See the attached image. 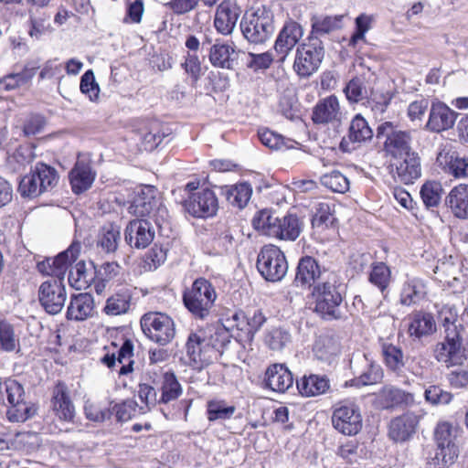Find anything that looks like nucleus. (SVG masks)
<instances>
[{
  "instance_id": "nucleus-1",
  "label": "nucleus",
  "mask_w": 468,
  "mask_h": 468,
  "mask_svg": "<svg viewBox=\"0 0 468 468\" xmlns=\"http://www.w3.org/2000/svg\"><path fill=\"white\" fill-rule=\"evenodd\" d=\"M314 313L326 322L346 320L345 289L337 282L335 275L331 273L322 282L315 284L312 290Z\"/></svg>"
},
{
  "instance_id": "nucleus-2",
  "label": "nucleus",
  "mask_w": 468,
  "mask_h": 468,
  "mask_svg": "<svg viewBox=\"0 0 468 468\" xmlns=\"http://www.w3.org/2000/svg\"><path fill=\"white\" fill-rule=\"evenodd\" d=\"M252 225L269 236L285 240H295L302 231V222L296 215L289 213L279 218L267 209L254 216Z\"/></svg>"
},
{
  "instance_id": "nucleus-3",
  "label": "nucleus",
  "mask_w": 468,
  "mask_h": 468,
  "mask_svg": "<svg viewBox=\"0 0 468 468\" xmlns=\"http://www.w3.org/2000/svg\"><path fill=\"white\" fill-rule=\"evenodd\" d=\"M182 298L185 307L196 319L205 320L214 306L217 292L208 280L200 277L184 291Z\"/></svg>"
},
{
  "instance_id": "nucleus-4",
  "label": "nucleus",
  "mask_w": 468,
  "mask_h": 468,
  "mask_svg": "<svg viewBox=\"0 0 468 468\" xmlns=\"http://www.w3.org/2000/svg\"><path fill=\"white\" fill-rule=\"evenodd\" d=\"M463 331V328L458 329L454 324L446 327L444 340L437 343L434 348V357L439 363L451 367L463 365L467 359Z\"/></svg>"
},
{
  "instance_id": "nucleus-5",
  "label": "nucleus",
  "mask_w": 468,
  "mask_h": 468,
  "mask_svg": "<svg viewBox=\"0 0 468 468\" xmlns=\"http://www.w3.org/2000/svg\"><path fill=\"white\" fill-rule=\"evenodd\" d=\"M324 57L323 41L318 36H309L296 48L293 69L300 78H309L319 69Z\"/></svg>"
},
{
  "instance_id": "nucleus-6",
  "label": "nucleus",
  "mask_w": 468,
  "mask_h": 468,
  "mask_svg": "<svg viewBox=\"0 0 468 468\" xmlns=\"http://www.w3.org/2000/svg\"><path fill=\"white\" fill-rule=\"evenodd\" d=\"M256 267L261 277L270 282H281L288 271L285 254L275 245H264L257 256Z\"/></svg>"
},
{
  "instance_id": "nucleus-7",
  "label": "nucleus",
  "mask_w": 468,
  "mask_h": 468,
  "mask_svg": "<svg viewBox=\"0 0 468 468\" xmlns=\"http://www.w3.org/2000/svg\"><path fill=\"white\" fill-rule=\"evenodd\" d=\"M377 138H385L383 150L394 159L402 158L413 153L411 132L398 129L391 122H385L377 128Z\"/></svg>"
},
{
  "instance_id": "nucleus-8",
  "label": "nucleus",
  "mask_w": 468,
  "mask_h": 468,
  "mask_svg": "<svg viewBox=\"0 0 468 468\" xmlns=\"http://www.w3.org/2000/svg\"><path fill=\"white\" fill-rule=\"evenodd\" d=\"M244 37L252 44H262L274 33L273 16L266 10L246 13L240 21Z\"/></svg>"
},
{
  "instance_id": "nucleus-9",
  "label": "nucleus",
  "mask_w": 468,
  "mask_h": 468,
  "mask_svg": "<svg viewBox=\"0 0 468 468\" xmlns=\"http://www.w3.org/2000/svg\"><path fill=\"white\" fill-rule=\"evenodd\" d=\"M128 209L131 214L140 218H164L167 215V209L158 197L157 188L150 185L139 187Z\"/></svg>"
},
{
  "instance_id": "nucleus-10",
  "label": "nucleus",
  "mask_w": 468,
  "mask_h": 468,
  "mask_svg": "<svg viewBox=\"0 0 468 468\" xmlns=\"http://www.w3.org/2000/svg\"><path fill=\"white\" fill-rule=\"evenodd\" d=\"M144 334L152 341L165 346L175 337V323L163 313H147L140 321Z\"/></svg>"
},
{
  "instance_id": "nucleus-11",
  "label": "nucleus",
  "mask_w": 468,
  "mask_h": 468,
  "mask_svg": "<svg viewBox=\"0 0 468 468\" xmlns=\"http://www.w3.org/2000/svg\"><path fill=\"white\" fill-rule=\"evenodd\" d=\"M80 245L71 244L67 250L59 252L56 257H45L40 260L39 255L34 256L37 269L42 275L51 276V279L64 281L66 272L79 256Z\"/></svg>"
},
{
  "instance_id": "nucleus-12",
  "label": "nucleus",
  "mask_w": 468,
  "mask_h": 468,
  "mask_svg": "<svg viewBox=\"0 0 468 468\" xmlns=\"http://www.w3.org/2000/svg\"><path fill=\"white\" fill-rule=\"evenodd\" d=\"M67 300L64 281L48 279L43 282L37 291V301L44 311L50 314H59Z\"/></svg>"
},
{
  "instance_id": "nucleus-13",
  "label": "nucleus",
  "mask_w": 468,
  "mask_h": 468,
  "mask_svg": "<svg viewBox=\"0 0 468 468\" xmlns=\"http://www.w3.org/2000/svg\"><path fill=\"white\" fill-rule=\"evenodd\" d=\"M332 424L340 433L347 436L357 434L363 426L359 407L355 403L341 404L334 410Z\"/></svg>"
},
{
  "instance_id": "nucleus-14",
  "label": "nucleus",
  "mask_w": 468,
  "mask_h": 468,
  "mask_svg": "<svg viewBox=\"0 0 468 468\" xmlns=\"http://www.w3.org/2000/svg\"><path fill=\"white\" fill-rule=\"evenodd\" d=\"M183 207L195 218H209L216 215L218 209V201L215 192L205 188L192 193L183 203Z\"/></svg>"
},
{
  "instance_id": "nucleus-15",
  "label": "nucleus",
  "mask_w": 468,
  "mask_h": 468,
  "mask_svg": "<svg viewBox=\"0 0 468 468\" xmlns=\"http://www.w3.org/2000/svg\"><path fill=\"white\" fill-rule=\"evenodd\" d=\"M147 376L152 384L161 390L159 404H167L182 395V386L174 371L162 372V367H159L158 370L154 368L147 372Z\"/></svg>"
},
{
  "instance_id": "nucleus-16",
  "label": "nucleus",
  "mask_w": 468,
  "mask_h": 468,
  "mask_svg": "<svg viewBox=\"0 0 468 468\" xmlns=\"http://www.w3.org/2000/svg\"><path fill=\"white\" fill-rule=\"evenodd\" d=\"M326 273L325 269H322L319 261L312 256H303L299 259L293 284L302 289H311L315 284L322 282L324 275Z\"/></svg>"
},
{
  "instance_id": "nucleus-17",
  "label": "nucleus",
  "mask_w": 468,
  "mask_h": 468,
  "mask_svg": "<svg viewBox=\"0 0 468 468\" xmlns=\"http://www.w3.org/2000/svg\"><path fill=\"white\" fill-rule=\"evenodd\" d=\"M420 415L407 411L393 418L388 425V437L397 443H405L412 440L417 432Z\"/></svg>"
},
{
  "instance_id": "nucleus-18",
  "label": "nucleus",
  "mask_w": 468,
  "mask_h": 468,
  "mask_svg": "<svg viewBox=\"0 0 468 468\" xmlns=\"http://www.w3.org/2000/svg\"><path fill=\"white\" fill-rule=\"evenodd\" d=\"M458 113L447 104L440 101H433L430 106L429 119L425 125L431 133H440L452 129L456 122Z\"/></svg>"
},
{
  "instance_id": "nucleus-19",
  "label": "nucleus",
  "mask_w": 468,
  "mask_h": 468,
  "mask_svg": "<svg viewBox=\"0 0 468 468\" xmlns=\"http://www.w3.org/2000/svg\"><path fill=\"white\" fill-rule=\"evenodd\" d=\"M96 176L97 173L92 168L90 160L79 155L69 175L72 192L80 195L89 190L95 181Z\"/></svg>"
},
{
  "instance_id": "nucleus-20",
  "label": "nucleus",
  "mask_w": 468,
  "mask_h": 468,
  "mask_svg": "<svg viewBox=\"0 0 468 468\" xmlns=\"http://www.w3.org/2000/svg\"><path fill=\"white\" fill-rule=\"evenodd\" d=\"M303 30L302 26L292 20L285 22L281 29L274 43V51L276 59L283 62L289 52L298 43L303 37Z\"/></svg>"
},
{
  "instance_id": "nucleus-21",
  "label": "nucleus",
  "mask_w": 468,
  "mask_h": 468,
  "mask_svg": "<svg viewBox=\"0 0 468 468\" xmlns=\"http://www.w3.org/2000/svg\"><path fill=\"white\" fill-rule=\"evenodd\" d=\"M154 238V229L147 219H133L129 221L124 230L125 242L135 249L148 247Z\"/></svg>"
},
{
  "instance_id": "nucleus-22",
  "label": "nucleus",
  "mask_w": 468,
  "mask_h": 468,
  "mask_svg": "<svg viewBox=\"0 0 468 468\" xmlns=\"http://www.w3.org/2000/svg\"><path fill=\"white\" fill-rule=\"evenodd\" d=\"M391 165L393 176L400 183L405 185L413 184L415 180L421 176L420 157L418 153L413 152L404 155L402 158Z\"/></svg>"
},
{
  "instance_id": "nucleus-23",
  "label": "nucleus",
  "mask_w": 468,
  "mask_h": 468,
  "mask_svg": "<svg viewBox=\"0 0 468 468\" xmlns=\"http://www.w3.org/2000/svg\"><path fill=\"white\" fill-rule=\"evenodd\" d=\"M58 181L57 170L46 164L37 163L31 170V198L51 190Z\"/></svg>"
},
{
  "instance_id": "nucleus-24",
  "label": "nucleus",
  "mask_w": 468,
  "mask_h": 468,
  "mask_svg": "<svg viewBox=\"0 0 468 468\" xmlns=\"http://www.w3.org/2000/svg\"><path fill=\"white\" fill-rule=\"evenodd\" d=\"M293 382L292 373L284 364L271 365L265 371V388L272 391L284 393L292 387Z\"/></svg>"
},
{
  "instance_id": "nucleus-25",
  "label": "nucleus",
  "mask_w": 468,
  "mask_h": 468,
  "mask_svg": "<svg viewBox=\"0 0 468 468\" xmlns=\"http://www.w3.org/2000/svg\"><path fill=\"white\" fill-rule=\"evenodd\" d=\"M240 16V8L229 1H223L217 7L214 26L217 31L222 35H230Z\"/></svg>"
},
{
  "instance_id": "nucleus-26",
  "label": "nucleus",
  "mask_w": 468,
  "mask_h": 468,
  "mask_svg": "<svg viewBox=\"0 0 468 468\" xmlns=\"http://www.w3.org/2000/svg\"><path fill=\"white\" fill-rule=\"evenodd\" d=\"M52 409L56 416L64 421H73L75 407L70 399L68 387L63 382H58L53 388Z\"/></svg>"
},
{
  "instance_id": "nucleus-27",
  "label": "nucleus",
  "mask_w": 468,
  "mask_h": 468,
  "mask_svg": "<svg viewBox=\"0 0 468 468\" xmlns=\"http://www.w3.org/2000/svg\"><path fill=\"white\" fill-rule=\"evenodd\" d=\"M373 137V131L368 125L367 120L357 113L352 119L348 129V140L345 137L339 144V148L342 152L349 153L352 151L350 143H365L371 140Z\"/></svg>"
},
{
  "instance_id": "nucleus-28",
  "label": "nucleus",
  "mask_w": 468,
  "mask_h": 468,
  "mask_svg": "<svg viewBox=\"0 0 468 468\" xmlns=\"http://www.w3.org/2000/svg\"><path fill=\"white\" fill-rule=\"evenodd\" d=\"M93 296L88 292L72 294L67 307L66 318L70 321H84L92 316Z\"/></svg>"
},
{
  "instance_id": "nucleus-29",
  "label": "nucleus",
  "mask_w": 468,
  "mask_h": 468,
  "mask_svg": "<svg viewBox=\"0 0 468 468\" xmlns=\"http://www.w3.org/2000/svg\"><path fill=\"white\" fill-rule=\"evenodd\" d=\"M436 332V323L431 313L415 311L409 316L408 333L410 336L420 339Z\"/></svg>"
},
{
  "instance_id": "nucleus-30",
  "label": "nucleus",
  "mask_w": 468,
  "mask_h": 468,
  "mask_svg": "<svg viewBox=\"0 0 468 468\" xmlns=\"http://www.w3.org/2000/svg\"><path fill=\"white\" fill-rule=\"evenodd\" d=\"M313 351L318 360L330 365L341 352L339 339L333 335H321L316 338Z\"/></svg>"
},
{
  "instance_id": "nucleus-31",
  "label": "nucleus",
  "mask_w": 468,
  "mask_h": 468,
  "mask_svg": "<svg viewBox=\"0 0 468 468\" xmlns=\"http://www.w3.org/2000/svg\"><path fill=\"white\" fill-rule=\"evenodd\" d=\"M437 162L445 173L455 178L468 176V157L461 156L456 152H441L437 156Z\"/></svg>"
},
{
  "instance_id": "nucleus-32",
  "label": "nucleus",
  "mask_w": 468,
  "mask_h": 468,
  "mask_svg": "<svg viewBox=\"0 0 468 468\" xmlns=\"http://www.w3.org/2000/svg\"><path fill=\"white\" fill-rule=\"evenodd\" d=\"M446 206L458 218H468V185L460 184L454 186L445 198Z\"/></svg>"
},
{
  "instance_id": "nucleus-33",
  "label": "nucleus",
  "mask_w": 468,
  "mask_h": 468,
  "mask_svg": "<svg viewBox=\"0 0 468 468\" xmlns=\"http://www.w3.org/2000/svg\"><path fill=\"white\" fill-rule=\"evenodd\" d=\"M221 194L226 197L231 206L242 209L248 205L251 197L252 187L247 182H240L233 186L221 187Z\"/></svg>"
},
{
  "instance_id": "nucleus-34",
  "label": "nucleus",
  "mask_w": 468,
  "mask_h": 468,
  "mask_svg": "<svg viewBox=\"0 0 468 468\" xmlns=\"http://www.w3.org/2000/svg\"><path fill=\"white\" fill-rule=\"evenodd\" d=\"M297 389L305 397H314L325 393L330 385L325 376L313 375L303 376L296 381Z\"/></svg>"
},
{
  "instance_id": "nucleus-35",
  "label": "nucleus",
  "mask_w": 468,
  "mask_h": 468,
  "mask_svg": "<svg viewBox=\"0 0 468 468\" xmlns=\"http://www.w3.org/2000/svg\"><path fill=\"white\" fill-rule=\"evenodd\" d=\"M235 49L227 43L216 42L209 49V61L217 68L233 69Z\"/></svg>"
},
{
  "instance_id": "nucleus-36",
  "label": "nucleus",
  "mask_w": 468,
  "mask_h": 468,
  "mask_svg": "<svg viewBox=\"0 0 468 468\" xmlns=\"http://www.w3.org/2000/svg\"><path fill=\"white\" fill-rule=\"evenodd\" d=\"M339 103L335 96L331 95L319 101L314 108L312 120L314 123H328L337 118Z\"/></svg>"
},
{
  "instance_id": "nucleus-37",
  "label": "nucleus",
  "mask_w": 468,
  "mask_h": 468,
  "mask_svg": "<svg viewBox=\"0 0 468 468\" xmlns=\"http://www.w3.org/2000/svg\"><path fill=\"white\" fill-rule=\"evenodd\" d=\"M120 240L121 227L116 223H107L99 231L97 247L105 253H113L116 251Z\"/></svg>"
},
{
  "instance_id": "nucleus-38",
  "label": "nucleus",
  "mask_w": 468,
  "mask_h": 468,
  "mask_svg": "<svg viewBox=\"0 0 468 468\" xmlns=\"http://www.w3.org/2000/svg\"><path fill=\"white\" fill-rule=\"evenodd\" d=\"M132 292L127 288H122L111 295L104 306V313L116 316L126 314L131 306Z\"/></svg>"
},
{
  "instance_id": "nucleus-39",
  "label": "nucleus",
  "mask_w": 468,
  "mask_h": 468,
  "mask_svg": "<svg viewBox=\"0 0 468 468\" xmlns=\"http://www.w3.org/2000/svg\"><path fill=\"white\" fill-rule=\"evenodd\" d=\"M232 335L228 328L223 325L213 327L209 329V335L205 331V345L207 350L213 349L218 354L222 355L224 350L231 342Z\"/></svg>"
},
{
  "instance_id": "nucleus-40",
  "label": "nucleus",
  "mask_w": 468,
  "mask_h": 468,
  "mask_svg": "<svg viewBox=\"0 0 468 468\" xmlns=\"http://www.w3.org/2000/svg\"><path fill=\"white\" fill-rule=\"evenodd\" d=\"M381 354L387 368L399 373L405 367L404 354L400 346L384 342L381 345Z\"/></svg>"
},
{
  "instance_id": "nucleus-41",
  "label": "nucleus",
  "mask_w": 468,
  "mask_h": 468,
  "mask_svg": "<svg viewBox=\"0 0 468 468\" xmlns=\"http://www.w3.org/2000/svg\"><path fill=\"white\" fill-rule=\"evenodd\" d=\"M345 15L325 16L312 19V31L310 36L326 35L341 29L344 26Z\"/></svg>"
},
{
  "instance_id": "nucleus-42",
  "label": "nucleus",
  "mask_w": 468,
  "mask_h": 468,
  "mask_svg": "<svg viewBox=\"0 0 468 468\" xmlns=\"http://www.w3.org/2000/svg\"><path fill=\"white\" fill-rule=\"evenodd\" d=\"M426 294L425 284L420 279H410L403 284L400 303L406 306L415 304Z\"/></svg>"
},
{
  "instance_id": "nucleus-43",
  "label": "nucleus",
  "mask_w": 468,
  "mask_h": 468,
  "mask_svg": "<svg viewBox=\"0 0 468 468\" xmlns=\"http://www.w3.org/2000/svg\"><path fill=\"white\" fill-rule=\"evenodd\" d=\"M292 334L284 326L272 327L264 335L265 345L272 351H282L292 343Z\"/></svg>"
},
{
  "instance_id": "nucleus-44",
  "label": "nucleus",
  "mask_w": 468,
  "mask_h": 468,
  "mask_svg": "<svg viewBox=\"0 0 468 468\" xmlns=\"http://www.w3.org/2000/svg\"><path fill=\"white\" fill-rule=\"evenodd\" d=\"M186 355L192 362H199L203 360V356L207 350L205 345V331L190 333L186 344Z\"/></svg>"
},
{
  "instance_id": "nucleus-45",
  "label": "nucleus",
  "mask_w": 468,
  "mask_h": 468,
  "mask_svg": "<svg viewBox=\"0 0 468 468\" xmlns=\"http://www.w3.org/2000/svg\"><path fill=\"white\" fill-rule=\"evenodd\" d=\"M233 234L228 221H219L215 227L213 246L218 252H227L233 248Z\"/></svg>"
},
{
  "instance_id": "nucleus-46",
  "label": "nucleus",
  "mask_w": 468,
  "mask_h": 468,
  "mask_svg": "<svg viewBox=\"0 0 468 468\" xmlns=\"http://www.w3.org/2000/svg\"><path fill=\"white\" fill-rule=\"evenodd\" d=\"M391 271L384 262H373L369 272L368 281L370 283L384 292L389 285Z\"/></svg>"
},
{
  "instance_id": "nucleus-47",
  "label": "nucleus",
  "mask_w": 468,
  "mask_h": 468,
  "mask_svg": "<svg viewBox=\"0 0 468 468\" xmlns=\"http://www.w3.org/2000/svg\"><path fill=\"white\" fill-rule=\"evenodd\" d=\"M443 188L437 181L425 182L420 191V197L427 208L436 207L441 202Z\"/></svg>"
},
{
  "instance_id": "nucleus-48",
  "label": "nucleus",
  "mask_w": 468,
  "mask_h": 468,
  "mask_svg": "<svg viewBox=\"0 0 468 468\" xmlns=\"http://www.w3.org/2000/svg\"><path fill=\"white\" fill-rule=\"evenodd\" d=\"M385 408L408 405L413 401V395L395 387L385 388L381 392Z\"/></svg>"
},
{
  "instance_id": "nucleus-49",
  "label": "nucleus",
  "mask_w": 468,
  "mask_h": 468,
  "mask_svg": "<svg viewBox=\"0 0 468 468\" xmlns=\"http://www.w3.org/2000/svg\"><path fill=\"white\" fill-rule=\"evenodd\" d=\"M122 268L116 261H107L94 266V279L102 282H120L122 278Z\"/></svg>"
},
{
  "instance_id": "nucleus-50",
  "label": "nucleus",
  "mask_w": 468,
  "mask_h": 468,
  "mask_svg": "<svg viewBox=\"0 0 468 468\" xmlns=\"http://www.w3.org/2000/svg\"><path fill=\"white\" fill-rule=\"evenodd\" d=\"M235 411V406L227 405L223 400H209L207 403V416L209 421L229 420Z\"/></svg>"
},
{
  "instance_id": "nucleus-51",
  "label": "nucleus",
  "mask_w": 468,
  "mask_h": 468,
  "mask_svg": "<svg viewBox=\"0 0 468 468\" xmlns=\"http://www.w3.org/2000/svg\"><path fill=\"white\" fill-rule=\"evenodd\" d=\"M138 404L133 399H126L121 403L111 402L109 410L111 411V418L115 417L117 422H125L134 416Z\"/></svg>"
},
{
  "instance_id": "nucleus-52",
  "label": "nucleus",
  "mask_w": 468,
  "mask_h": 468,
  "mask_svg": "<svg viewBox=\"0 0 468 468\" xmlns=\"http://www.w3.org/2000/svg\"><path fill=\"white\" fill-rule=\"evenodd\" d=\"M394 93L390 90H371L367 103L375 113H384L389 106Z\"/></svg>"
},
{
  "instance_id": "nucleus-53",
  "label": "nucleus",
  "mask_w": 468,
  "mask_h": 468,
  "mask_svg": "<svg viewBox=\"0 0 468 468\" xmlns=\"http://www.w3.org/2000/svg\"><path fill=\"white\" fill-rule=\"evenodd\" d=\"M344 93L351 103H357L367 98L366 81L364 78H352L344 88Z\"/></svg>"
},
{
  "instance_id": "nucleus-54",
  "label": "nucleus",
  "mask_w": 468,
  "mask_h": 468,
  "mask_svg": "<svg viewBox=\"0 0 468 468\" xmlns=\"http://www.w3.org/2000/svg\"><path fill=\"white\" fill-rule=\"evenodd\" d=\"M363 359L366 361L367 369L357 378V385L367 386L380 382L383 378L381 366L374 361L368 360L366 355H363Z\"/></svg>"
},
{
  "instance_id": "nucleus-55",
  "label": "nucleus",
  "mask_w": 468,
  "mask_h": 468,
  "mask_svg": "<svg viewBox=\"0 0 468 468\" xmlns=\"http://www.w3.org/2000/svg\"><path fill=\"white\" fill-rule=\"evenodd\" d=\"M321 184L335 193L344 194L349 189V180L339 171H332L321 176Z\"/></svg>"
},
{
  "instance_id": "nucleus-56",
  "label": "nucleus",
  "mask_w": 468,
  "mask_h": 468,
  "mask_svg": "<svg viewBox=\"0 0 468 468\" xmlns=\"http://www.w3.org/2000/svg\"><path fill=\"white\" fill-rule=\"evenodd\" d=\"M5 391L7 394V400L10 405L14 407L23 406V411L26 419L29 414V406L25 403V392L23 387L16 380H11L5 385Z\"/></svg>"
},
{
  "instance_id": "nucleus-57",
  "label": "nucleus",
  "mask_w": 468,
  "mask_h": 468,
  "mask_svg": "<svg viewBox=\"0 0 468 468\" xmlns=\"http://www.w3.org/2000/svg\"><path fill=\"white\" fill-rule=\"evenodd\" d=\"M374 21L375 16L373 15L362 13L356 16L355 19V31L350 37L349 45L355 46L359 40H364L366 33L370 30Z\"/></svg>"
},
{
  "instance_id": "nucleus-58",
  "label": "nucleus",
  "mask_w": 468,
  "mask_h": 468,
  "mask_svg": "<svg viewBox=\"0 0 468 468\" xmlns=\"http://www.w3.org/2000/svg\"><path fill=\"white\" fill-rule=\"evenodd\" d=\"M29 164V145H20L8 157V166L15 172L22 174Z\"/></svg>"
},
{
  "instance_id": "nucleus-59",
  "label": "nucleus",
  "mask_w": 468,
  "mask_h": 468,
  "mask_svg": "<svg viewBox=\"0 0 468 468\" xmlns=\"http://www.w3.org/2000/svg\"><path fill=\"white\" fill-rule=\"evenodd\" d=\"M459 456V447L457 443L437 446L436 453L433 458L435 465L450 466L455 463Z\"/></svg>"
},
{
  "instance_id": "nucleus-60",
  "label": "nucleus",
  "mask_w": 468,
  "mask_h": 468,
  "mask_svg": "<svg viewBox=\"0 0 468 468\" xmlns=\"http://www.w3.org/2000/svg\"><path fill=\"white\" fill-rule=\"evenodd\" d=\"M424 398L431 405H448L452 400L453 395L439 385H431L425 389Z\"/></svg>"
},
{
  "instance_id": "nucleus-61",
  "label": "nucleus",
  "mask_w": 468,
  "mask_h": 468,
  "mask_svg": "<svg viewBox=\"0 0 468 468\" xmlns=\"http://www.w3.org/2000/svg\"><path fill=\"white\" fill-rule=\"evenodd\" d=\"M80 91L87 95L91 101H97L100 95V86L96 82L94 73L88 69L80 78Z\"/></svg>"
},
{
  "instance_id": "nucleus-62",
  "label": "nucleus",
  "mask_w": 468,
  "mask_h": 468,
  "mask_svg": "<svg viewBox=\"0 0 468 468\" xmlns=\"http://www.w3.org/2000/svg\"><path fill=\"white\" fill-rule=\"evenodd\" d=\"M258 137L261 144L270 149L280 150L282 147L287 148L283 136L268 128L259 129Z\"/></svg>"
},
{
  "instance_id": "nucleus-63",
  "label": "nucleus",
  "mask_w": 468,
  "mask_h": 468,
  "mask_svg": "<svg viewBox=\"0 0 468 468\" xmlns=\"http://www.w3.org/2000/svg\"><path fill=\"white\" fill-rule=\"evenodd\" d=\"M434 440L437 446L455 443L456 436L453 434L452 424L447 421L438 423L434 430Z\"/></svg>"
},
{
  "instance_id": "nucleus-64",
  "label": "nucleus",
  "mask_w": 468,
  "mask_h": 468,
  "mask_svg": "<svg viewBox=\"0 0 468 468\" xmlns=\"http://www.w3.org/2000/svg\"><path fill=\"white\" fill-rule=\"evenodd\" d=\"M266 321L267 317L261 309L248 311L246 319L247 335L253 338L254 335L261 330Z\"/></svg>"
}]
</instances>
